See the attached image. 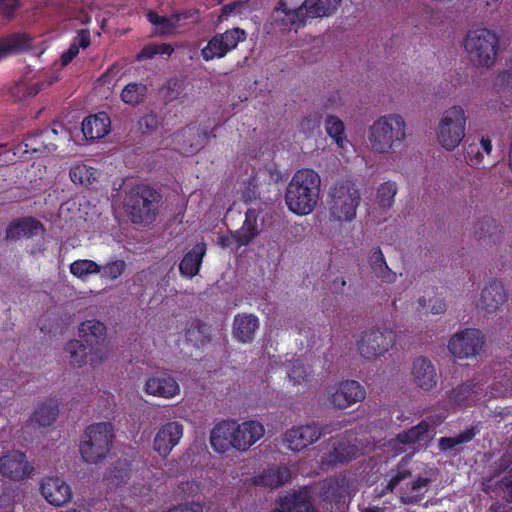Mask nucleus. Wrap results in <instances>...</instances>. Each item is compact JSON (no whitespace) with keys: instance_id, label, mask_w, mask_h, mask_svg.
I'll use <instances>...</instances> for the list:
<instances>
[{"instance_id":"obj_1","label":"nucleus","mask_w":512,"mask_h":512,"mask_svg":"<svg viewBox=\"0 0 512 512\" xmlns=\"http://www.w3.org/2000/svg\"><path fill=\"white\" fill-rule=\"evenodd\" d=\"M264 434L265 428L259 421L249 420L239 424L233 420H226L214 426L210 433V444L219 453L231 449L244 452Z\"/></svg>"},{"instance_id":"obj_2","label":"nucleus","mask_w":512,"mask_h":512,"mask_svg":"<svg viewBox=\"0 0 512 512\" xmlns=\"http://www.w3.org/2000/svg\"><path fill=\"white\" fill-rule=\"evenodd\" d=\"M407 136L408 126L404 117L388 113L375 119L368 127V147L376 154H395L404 147Z\"/></svg>"},{"instance_id":"obj_3","label":"nucleus","mask_w":512,"mask_h":512,"mask_svg":"<svg viewBox=\"0 0 512 512\" xmlns=\"http://www.w3.org/2000/svg\"><path fill=\"white\" fill-rule=\"evenodd\" d=\"M321 178L311 169L298 170L285 192L288 209L300 216L312 213L319 201Z\"/></svg>"},{"instance_id":"obj_4","label":"nucleus","mask_w":512,"mask_h":512,"mask_svg":"<svg viewBox=\"0 0 512 512\" xmlns=\"http://www.w3.org/2000/svg\"><path fill=\"white\" fill-rule=\"evenodd\" d=\"M361 199L356 183L350 180L335 183L330 187L327 199L330 220L338 223L353 221Z\"/></svg>"},{"instance_id":"obj_5","label":"nucleus","mask_w":512,"mask_h":512,"mask_svg":"<svg viewBox=\"0 0 512 512\" xmlns=\"http://www.w3.org/2000/svg\"><path fill=\"white\" fill-rule=\"evenodd\" d=\"M161 195L153 188L139 184L131 187L124 198V210L135 224L148 225L156 219Z\"/></svg>"},{"instance_id":"obj_6","label":"nucleus","mask_w":512,"mask_h":512,"mask_svg":"<svg viewBox=\"0 0 512 512\" xmlns=\"http://www.w3.org/2000/svg\"><path fill=\"white\" fill-rule=\"evenodd\" d=\"M498 45L497 35L486 28L470 30L463 40L468 61L478 68H490L494 65Z\"/></svg>"},{"instance_id":"obj_7","label":"nucleus","mask_w":512,"mask_h":512,"mask_svg":"<svg viewBox=\"0 0 512 512\" xmlns=\"http://www.w3.org/2000/svg\"><path fill=\"white\" fill-rule=\"evenodd\" d=\"M468 116L462 105H452L443 110L435 127L437 143L447 151H453L466 135Z\"/></svg>"},{"instance_id":"obj_8","label":"nucleus","mask_w":512,"mask_h":512,"mask_svg":"<svg viewBox=\"0 0 512 512\" xmlns=\"http://www.w3.org/2000/svg\"><path fill=\"white\" fill-rule=\"evenodd\" d=\"M113 438V427L110 423L100 422L88 426L79 445L83 461L88 464L102 462L112 447Z\"/></svg>"},{"instance_id":"obj_9","label":"nucleus","mask_w":512,"mask_h":512,"mask_svg":"<svg viewBox=\"0 0 512 512\" xmlns=\"http://www.w3.org/2000/svg\"><path fill=\"white\" fill-rule=\"evenodd\" d=\"M343 428L342 422H331L328 424H307L293 427L283 435L284 445L293 452H299L312 445L322 436L339 431Z\"/></svg>"},{"instance_id":"obj_10","label":"nucleus","mask_w":512,"mask_h":512,"mask_svg":"<svg viewBox=\"0 0 512 512\" xmlns=\"http://www.w3.org/2000/svg\"><path fill=\"white\" fill-rule=\"evenodd\" d=\"M306 0H279L271 14L272 25L280 31H297L309 21Z\"/></svg>"},{"instance_id":"obj_11","label":"nucleus","mask_w":512,"mask_h":512,"mask_svg":"<svg viewBox=\"0 0 512 512\" xmlns=\"http://www.w3.org/2000/svg\"><path fill=\"white\" fill-rule=\"evenodd\" d=\"M366 397V390L358 381L344 380L325 388L324 398L327 406L344 410L361 402Z\"/></svg>"},{"instance_id":"obj_12","label":"nucleus","mask_w":512,"mask_h":512,"mask_svg":"<svg viewBox=\"0 0 512 512\" xmlns=\"http://www.w3.org/2000/svg\"><path fill=\"white\" fill-rule=\"evenodd\" d=\"M393 344L392 332L387 329L373 328L361 333L356 341V348L362 358L374 361L388 352Z\"/></svg>"},{"instance_id":"obj_13","label":"nucleus","mask_w":512,"mask_h":512,"mask_svg":"<svg viewBox=\"0 0 512 512\" xmlns=\"http://www.w3.org/2000/svg\"><path fill=\"white\" fill-rule=\"evenodd\" d=\"M246 39V32L240 28L226 30L212 37L201 50L206 61L224 57L229 51L235 49L239 42Z\"/></svg>"},{"instance_id":"obj_14","label":"nucleus","mask_w":512,"mask_h":512,"mask_svg":"<svg viewBox=\"0 0 512 512\" xmlns=\"http://www.w3.org/2000/svg\"><path fill=\"white\" fill-rule=\"evenodd\" d=\"M484 337L477 329H465L454 334L448 342V349L457 358L474 357L480 353Z\"/></svg>"},{"instance_id":"obj_15","label":"nucleus","mask_w":512,"mask_h":512,"mask_svg":"<svg viewBox=\"0 0 512 512\" xmlns=\"http://www.w3.org/2000/svg\"><path fill=\"white\" fill-rule=\"evenodd\" d=\"M209 140V133L199 126H188L174 135L175 148L184 155L200 151Z\"/></svg>"},{"instance_id":"obj_16","label":"nucleus","mask_w":512,"mask_h":512,"mask_svg":"<svg viewBox=\"0 0 512 512\" xmlns=\"http://www.w3.org/2000/svg\"><path fill=\"white\" fill-rule=\"evenodd\" d=\"M34 468L26 459L24 453L12 451L0 458V474L14 481L29 477Z\"/></svg>"},{"instance_id":"obj_17","label":"nucleus","mask_w":512,"mask_h":512,"mask_svg":"<svg viewBox=\"0 0 512 512\" xmlns=\"http://www.w3.org/2000/svg\"><path fill=\"white\" fill-rule=\"evenodd\" d=\"M183 436V425L173 421L162 425L157 431L154 450L162 457H167Z\"/></svg>"},{"instance_id":"obj_18","label":"nucleus","mask_w":512,"mask_h":512,"mask_svg":"<svg viewBox=\"0 0 512 512\" xmlns=\"http://www.w3.org/2000/svg\"><path fill=\"white\" fill-rule=\"evenodd\" d=\"M39 490L48 503L57 507L65 505L72 496L69 485L57 476L43 478Z\"/></svg>"},{"instance_id":"obj_19","label":"nucleus","mask_w":512,"mask_h":512,"mask_svg":"<svg viewBox=\"0 0 512 512\" xmlns=\"http://www.w3.org/2000/svg\"><path fill=\"white\" fill-rule=\"evenodd\" d=\"M507 300L508 293L503 282L493 280L482 289L478 307L486 314H494Z\"/></svg>"},{"instance_id":"obj_20","label":"nucleus","mask_w":512,"mask_h":512,"mask_svg":"<svg viewBox=\"0 0 512 512\" xmlns=\"http://www.w3.org/2000/svg\"><path fill=\"white\" fill-rule=\"evenodd\" d=\"M144 389L149 395L166 399L173 398L180 393V386L177 381L166 373L149 377Z\"/></svg>"},{"instance_id":"obj_21","label":"nucleus","mask_w":512,"mask_h":512,"mask_svg":"<svg viewBox=\"0 0 512 512\" xmlns=\"http://www.w3.org/2000/svg\"><path fill=\"white\" fill-rule=\"evenodd\" d=\"M413 382L422 390L430 391L437 384V373L432 362L426 357H418L412 363Z\"/></svg>"},{"instance_id":"obj_22","label":"nucleus","mask_w":512,"mask_h":512,"mask_svg":"<svg viewBox=\"0 0 512 512\" xmlns=\"http://www.w3.org/2000/svg\"><path fill=\"white\" fill-rule=\"evenodd\" d=\"M482 390L483 389L479 385L474 383L472 380H468L451 389L447 393V398L453 406L460 407L470 405L479 399Z\"/></svg>"},{"instance_id":"obj_23","label":"nucleus","mask_w":512,"mask_h":512,"mask_svg":"<svg viewBox=\"0 0 512 512\" xmlns=\"http://www.w3.org/2000/svg\"><path fill=\"white\" fill-rule=\"evenodd\" d=\"M259 328V320L252 314L236 315L233 321V336L242 343H251Z\"/></svg>"},{"instance_id":"obj_24","label":"nucleus","mask_w":512,"mask_h":512,"mask_svg":"<svg viewBox=\"0 0 512 512\" xmlns=\"http://www.w3.org/2000/svg\"><path fill=\"white\" fill-rule=\"evenodd\" d=\"M206 254V244L199 242L184 255L183 259L179 264V271L181 275L192 278L198 274L202 259Z\"/></svg>"},{"instance_id":"obj_25","label":"nucleus","mask_w":512,"mask_h":512,"mask_svg":"<svg viewBox=\"0 0 512 512\" xmlns=\"http://www.w3.org/2000/svg\"><path fill=\"white\" fill-rule=\"evenodd\" d=\"M185 339L195 348H202L212 340V328L199 319H192L185 331Z\"/></svg>"},{"instance_id":"obj_26","label":"nucleus","mask_w":512,"mask_h":512,"mask_svg":"<svg viewBox=\"0 0 512 512\" xmlns=\"http://www.w3.org/2000/svg\"><path fill=\"white\" fill-rule=\"evenodd\" d=\"M109 128L110 118L106 113L89 116L82 123V132L88 140L104 137L109 132Z\"/></svg>"},{"instance_id":"obj_27","label":"nucleus","mask_w":512,"mask_h":512,"mask_svg":"<svg viewBox=\"0 0 512 512\" xmlns=\"http://www.w3.org/2000/svg\"><path fill=\"white\" fill-rule=\"evenodd\" d=\"M43 230V225L36 219L24 218L12 223L6 231V238L11 240L23 237L29 238L38 235Z\"/></svg>"},{"instance_id":"obj_28","label":"nucleus","mask_w":512,"mask_h":512,"mask_svg":"<svg viewBox=\"0 0 512 512\" xmlns=\"http://www.w3.org/2000/svg\"><path fill=\"white\" fill-rule=\"evenodd\" d=\"M31 47V38L23 33L0 37V59L21 53Z\"/></svg>"},{"instance_id":"obj_29","label":"nucleus","mask_w":512,"mask_h":512,"mask_svg":"<svg viewBox=\"0 0 512 512\" xmlns=\"http://www.w3.org/2000/svg\"><path fill=\"white\" fill-rule=\"evenodd\" d=\"M359 454L358 446L351 439L343 437L333 444V450L329 453L330 463L338 464L350 461Z\"/></svg>"},{"instance_id":"obj_30","label":"nucleus","mask_w":512,"mask_h":512,"mask_svg":"<svg viewBox=\"0 0 512 512\" xmlns=\"http://www.w3.org/2000/svg\"><path fill=\"white\" fill-rule=\"evenodd\" d=\"M369 266L373 274L382 282L394 283L396 281L397 275L387 265L382 250L379 247L371 250Z\"/></svg>"},{"instance_id":"obj_31","label":"nucleus","mask_w":512,"mask_h":512,"mask_svg":"<svg viewBox=\"0 0 512 512\" xmlns=\"http://www.w3.org/2000/svg\"><path fill=\"white\" fill-rule=\"evenodd\" d=\"M343 0H306L309 20L329 18L337 13Z\"/></svg>"},{"instance_id":"obj_32","label":"nucleus","mask_w":512,"mask_h":512,"mask_svg":"<svg viewBox=\"0 0 512 512\" xmlns=\"http://www.w3.org/2000/svg\"><path fill=\"white\" fill-rule=\"evenodd\" d=\"M274 512H314L307 492L285 496Z\"/></svg>"},{"instance_id":"obj_33","label":"nucleus","mask_w":512,"mask_h":512,"mask_svg":"<svg viewBox=\"0 0 512 512\" xmlns=\"http://www.w3.org/2000/svg\"><path fill=\"white\" fill-rule=\"evenodd\" d=\"M79 336L89 345L103 342L106 336V326L97 319L82 322L79 326Z\"/></svg>"},{"instance_id":"obj_34","label":"nucleus","mask_w":512,"mask_h":512,"mask_svg":"<svg viewBox=\"0 0 512 512\" xmlns=\"http://www.w3.org/2000/svg\"><path fill=\"white\" fill-rule=\"evenodd\" d=\"M58 405L53 402H45L37 407L29 419L32 427H46L55 422L58 416Z\"/></svg>"},{"instance_id":"obj_35","label":"nucleus","mask_w":512,"mask_h":512,"mask_svg":"<svg viewBox=\"0 0 512 512\" xmlns=\"http://www.w3.org/2000/svg\"><path fill=\"white\" fill-rule=\"evenodd\" d=\"M57 134L58 131L55 128L46 130L28 138L25 146L33 152H52L57 147L55 143Z\"/></svg>"},{"instance_id":"obj_36","label":"nucleus","mask_w":512,"mask_h":512,"mask_svg":"<svg viewBox=\"0 0 512 512\" xmlns=\"http://www.w3.org/2000/svg\"><path fill=\"white\" fill-rule=\"evenodd\" d=\"M290 477L291 472L289 468L285 466L273 467L266 470L262 475L255 477L253 483L273 488L287 482Z\"/></svg>"},{"instance_id":"obj_37","label":"nucleus","mask_w":512,"mask_h":512,"mask_svg":"<svg viewBox=\"0 0 512 512\" xmlns=\"http://www.w3.org/2000/svg\"><path fill=\"white\" fill-rule=\"evenodd\" d=\"M237 238V248L247 245L258 235L257 214L254 209L246 211V219L241 229L234 232Z\"/></svg>"},{"instance_id":"obj_38","label":"nucleus","mask_w":512,"mask_h":512,"mask_svg":"<svg viewBox=\"0 0 512 512\" xmlns=\"http://www.w3.org/2000/svg\"><path fill=\"white\" fill-rule=\"evenodd\" d=\"M188 13L174 14L170 17L159 16L155 12L150 11L147 14L148 20L156 27L157 33L167 35L174 32L178 27L181 18H188Z\"/></svg>"},{"instance_id":"obj_39","label":"nucleus","mask_w":512,"mask_h":512,"mask_svg":"<svg viewBox=\"0 0 512 512\" xmlns=\"http://www.w3.org/2000/svg\"><path fill=\"white\" fill-rule=\"evenodd\" d=\"M43 86L44 84L41 82L19 80L10 87L9 93L15 101H21L36 96Z\"/></svg>"},{"instance_id":"obj_40","label":"nucleus","mask_w":512,"mask_h":512,"mask_svg":"<svg viewBox=\"0 0 512 512\" xmlns=\"http://www.w3.org/2000/svg\"><path fill=\"white\" fill-rule=\"evenodd\" d=\"M148 95V87L143 83H129L122 92L121 99L125 104L137 106L145 101Z\"/></svg>"},{"instance_id":"obj_41","label":"nucleus","mask_w":512,"mask_h":512,"mask_svg":"<svg viewBox=\"0 0 512 512\" xmlns=\"http://www.w3.org/2000/svg\"><path fill=\"white\" fill-rule=\"evenodd\" d=\"M429 424L425 421L420 422L416 426L399 433L395 441L401 444H416L428 438Z\"/></svg>"},{"instance_id":"obj_42","label":"nucleus","mask_w":512,"mask_h":512,"mask_svg":"<svg viewBox=\"0 0 512 512\" xmlns=\"http://www.w3.org/2000/svg\"><path fill=\"white\" fill-rule=\"evenodd\" d=\"M430 484V479L428 478H418L416 481L412 482L409 487H407L406 491L401 495V501L404 504H414L419 502L423 496L424 491L428 485Z\"/></svg>"},{"instance_id":"obj_43","label":"nucleus","mask_w":512,"mask_h":512,"mask_svg":"<svg viewBox=\"0 0 512 512\" xmlns=\"http://www.w3.org/2000/svg\"><path fill=\"white\" fill-rule=\"evenodd\" d=\"M69 354L70 363L74 367H82L88 363V353L86 346L79 340H70L65 347Z\"/></svg>"},{"instance_id":"obj_44","label":"nucleus","mask_w":512,"mask_h":512,"mask_svg":"<svg viewBox=\"0 0 512 512\" xmlns=\"http://www.w3.org/2000/svg\"><path fill=\"white\" fill-rule=\"evenodd\" d=\"M397 185L392 181L382 183L376 193L377 204L382 209H390L394 203L395 195L397 194Z\"/></svg>"},{"instance_id":"obj_45","label":"nucleus","mask_w":512,"mask_h":512,"mask_svg":"<svg viewBox=\"0 0 512 512\" xmlns=\"http://www.w3.org/2000/svg\"><path fill=\"white\" fill-rule=\"evenodd\" d=\"M69 175L73 183L83 186H87L96 180V170L83 164L73 166Z\"/></svg>"},{"instance_id":"obj_46","label":"nucleus","mask_w":512,"mask_h":512,"mask_svg":"<svg viewBox=\"0 0 512 512\" xmlns=\"http://www.w3.org/2000/svg\"><path fill=\"white\" fill-rule=\"evenodd\" d=\"M325 128L330 137H332L339 147H343L346 137L344 134V124L336 116L329 115L325 120Z\"/></svg>"},{"instance_id":"obj_47","label":"nucleus","mask_w":512,"mask_h":512,"mask_svg":"<svg viewBox=\"0 0 512 512\" xmlns=\"http://www.w3.org/2000/svg\"><path fill=\"white\" fill-rule=\"evenodd\" d=\"M160 92L166 102L181 99L184 93V82L176 78L169 79L162 86Z\"/></svg>"},{"instance_id":"obj_48","label":"nucleus","mask_w":512,"mask_h":512,"mask_svg":"<svg viewBox=\"0 0 512 512\" xmlns=\"http://www.w3.org/2000/svg\"><path fill=\"white\" fill-rule=\"evenodd\" d=\"M312 371L310 367H307L301 360L292 362L289 370V379L297 385L307 383L311 377Z\"/></svg>"},{"instance_id":"obj_49","label":"nucleus","mask_w":512,"mask_h":512,"mask_svg":"<svg viewBox=\"0 0 512 512\" xmlns=\"http://www.w3.org/2000/svg\"><path fill=\"white\" fill-rule=\"evenodd\" d=\"M100 271L101 267L92 260H76L70 265V272L78 278Z\"/></svg>"},{"instance_id":"obj_50","label":"nucleus","mask_w":512,"mask_h":512,"mask_svg":"<svg viewBox=\"0 0 512 512\" xmlns=\"http://www.w3.org/2000/svg\"><path fill=\"white\" fill-rule=\"evenodd\" d=\"M126 270V263L123 260L112 261L101 268L102 277L115 280Z\"/></svg>"},{"instance_id":"obj_51","label":"nucleus","mask_w":512,"mask_h":512,"mask_svg":"<svg viewBox=\"0 0 512 512\" xmlns=\"http://www.w3.org/2000/svg\"><path fill=\"white\" fill-rule=\"evenodd\" d=\"M160 125V117L155 113H148L138 121V128L143 134L155 132Z\"/></svg>"},{"instance_id":"obj_52","label":"nucleus","mask_w":512,"mask_h":512,"mask_svg":"<svg viewBox=\"0 0 512 512\" xmlns=\"http://www.w3.org/2000/svg\"><path fill=\"white\" fill-rule=\"evenodd\" d=\"M16 497L15 489L10 487L4 488L0 494V512H14Z\"/></svg>"},{"instance_id":"obj_53","label":"nucleus","mask_w":512,"mask_h":512,"mask_svg":"<svg viewBox=\"0 0 512 512\" xmlns=\"http://www.w3.org/2000/svg\"><path fill=\"white\" fill-rule=\"evenodd\" d=\"M90 346V357L88 359V363H90V365L98 366L108 359L107 350L102 342H98V344H93Z\"/></svg>"},{"instance_id":"obj_54","label":"nucleus","mask_w":512,"mask_h":512,"mask_svg":"<svg viewBox=\"0 0 512 512\" xmlns=\"http://www.w3.org/2000/svg\"><path fill=\"white\" fill-rule=\"evenodd\" d=\"M466 153L468 157V164L470 166H477L481 163L483 159V154L480 152V149L477 144L471 143L466 148Z\"/></svg>"},{"instance_id":"obj_55","label":"nucleus","mask_w":512,"mask_h":512,"mask_svg":"<svg viewBox=\"0 0 512 512\" xmlns=\"http://www.w3.org/2000/svg\"><path fill=\"white\" fill-rule=\"evenodd\" d=\"M178 489L183 496H192L199 492L200 485L194 480H187L181 482Z\"/></svg>"},{"instance_id":"obj_56","label":"nucleus","mask_w":512,"mask_h":512,"mask_svg":"<svg viewBox=\"0 0 512 512\" xmlns=\"http://www.w3.org/2000/svg\"><path fill=\"white\" fill-rule=\"evenodd\" d=\"M476 435V431L474 427L467 428L456 436H453L454 443L458 446H461L465 443L470 442Z\"/></svg>"},{"instance_id":"obj_57","label":"nucleus","mask_w":512,"mask_h":512,"mask_svg":"<svg viewBox=\"0 0 512 512\" xmlns=\"http://www.w3.org/2000/svg\"><path fill=\"white\" fill-rule=\"evenodd\" d=\"M18 7V0H0V15L9 17Z\"/></svg>"},{"instance_id":"obj_58","label":"nucleus","mask_w":512,"mask_h":512,"mask_svg":"<svg viewBox=\"0 0 512 512\" xmlns=\"http://www.w3.org/2000/svg\"><path fill=\"white\" fill-rule=\"evenodd\" d=\"M167 512H203V506L198 502L182 504L170 509Z\"/></svg>"},{"instance_id":"obj_59","label":"nucleus","mask_w":512,"mask_h":512,"mask_svg":"<svg viewBox=\"0 0 512 512\" xmlns=\"http://www.w3.org/2000/svg\"><path fill=\"white\" fill-rule=\"evenodd\" d=\"M79 53V46L76 43H73L69 49L64 52L61 56V64L62 66H66L69 64L72 59Z\"/></svg>"},{"instance_id":"obj_60","label":"nucleus","mask_w":512,"mask_h":512,"mask_svg":"<svg viewBox=\"0 0 512 512\" xmlns=\"http://www.w3.org/2000/svg\"><path fill=\"white\" fill-rule=\"evenodd\" d=\"M499 486L505 494V499L508 502H512V478L503 477L499 482Z\"/></svg>"},{"instance_id":"obj_61","label":"nucleus","mask_w":512,"mask_h":512,"mask_svg":"<svg viewBox=\"0 0 512 512\" xmlns=\"http://www.w3.org/2000/svg\"><path fill=\"white\" fill-rule=\"evenodd\" d=\"M411 473L408 470L398 471V473L392 477L390 480L387 489L389 491H393V489L404 479L410 477Z\"/></svg>"},{"instance_id":"obj_62","label":"nucleus","mask_w":512,"mask_h":512,"mask_svg":"<svg viewBox=\"0 0 512 512\" xmlns=\"http://www.w3.org/2000/svg\"><path fill=\"white\" fill-rule=\"evenodd\" d=\"M258 195L257 186L251 183L242 192V198L245 202H251L257 199Z\"/></svg>"},{"instance_id":"obj_63","label":"nucleus","mask_w":512,"mask_h":512,"mask_svg":"<svg viewBox=\"0 0 512 512\" xmlns=\"http://www.w3.org/2000/svg\"><path fill=\"white\" fill-rule=\"evenodd\" d=\"M218 244L223 248L232 246L237 248V238L235 237V233L231 232L229 235L220 236L218 238Z\"/></svg>"},{"instance_id":"obj_64","label":"nucleus","mask_w":512,"mask_h":512,"mask_svg":"<svg viewBox=\"0 0 512 512\" xmlns=\"http://www.w3.org/2000/svg\"><path fill=\"white\" fill-rule=\"evenodd\" d=\"M438 447L441 451H451L457 448L452 437H442L438 441Z\"/></svg>"}]
</instances>
